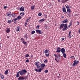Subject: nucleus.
<instances>
[{
  "label": "nucleus",
  "mask_w": 80,
  "mask_h": 80,
  "mask_svg": "<svg viewBox=\"0 0 80 80\" xmlns=\"http://www.w3.org/2000/svg\"><path fill=\"white\" fill-rule=\"evenodd\" d=\"M68 24L67 23L65 24H61L59 28L60 30H62L64 31L68 29Z\"/></svg>",
  "instance_id": "1"
},
{
  "label": "nucleus",
  "mask_w": 80,
  "mask_h": 80,
  "mask_svg": "<svg viewBox=\"0 0 80 80\" xmlns=\"http://www.w3.org/2000/svg\"><path fill=\"white\" fill-rule=\"evenodd\" d=\"M40 66H41V68H39L38 69V70L37 69H35V71L36 72H42V70H43V68H44L45 67H46L45 64L44 63H41L40 65Z\"/></svg>",
  "instance_id": "2"
},
{
  "label": "nucleus",
  "mask_w": 80,
  "mask_h": 80,
  "mask_svg": "<svg viewBox=\"0 0 80 80\" xmlns=\"http://www.w3.org/2000/svg\"><path fill=\"white\" fill-rule=\"evenodd\" d=\"M19 75L21 76L25 75V74L27 73V71L25 69H23L19 71L18 72Z\"/></svg>",
  "instance_id": "3"
},
{
  "label": "nucleus",
  "mask_w": 80,
  "mask_h": 80,
  "mask_svg": "<svg viewBox=\"0 0 80 80\" xmlns=\"http://www.w3.org/2000/svg\"><path fill=\"white\" fill-rule=\"evenodd\" d=\"M79 62V61H77L76 60H75L74 61L72 67H74L76 65H78Z\"/></svg>",
  "instance_id": "4"
},
{
  "label": "nucleus",
  "mask_w": 80,
  "mask_h": 80,
  "mask_svg": "<svg viewBox=\"0 0 80 80\" xmlns=\"http://www.w3.org/2000/svg\"><path fill=\"white\" fill-rule=\"evenodd\" d=\"M60 55H59V54H58V57H55V58L54 59L57 62H58L57 60V58L58 59V60L59 61L61 59V58L60 57Z\"/></svg>",
  "instance_id": "5"
},
{
  "label": "nucleus",
  "mask_w": 80,
  "mask_h": 80,
  "mask_svg": "<svg viewBox=\"0 0 80 80\" xmlns=\"http://www.w3.org/2000/svg\"><path fill=\"white\" fill-rule=\"evenodd\" d=\"M38 63H39V62H37L35 63V65L37 67V68L38 69H39L40 67L39 64H38Z\"/></svg>",
  "instance_id": "6"
},
{
  "label": "nucleus",
  "mask_w": 80,
  "mask_h": 80,
  "mask_svg": "<svg viewBox=\"0 0 80 80\" xmlns=\"http://www.w3.org/2000/svg\"><path fill=\"white\" fill-rule=\"evenodd\" d=\"M36 32L37 33H38L39 34H42V31L39 30H36Z\"/></svg>",
  "instance_id": "7"
},
{
  "label": "nucleus",
  "mask_w": 80,
  "mask_h": 80,
  "mask_svg": "<svg viewBox=\"0 0 80 80\" xmlns=\"http://www.w3.org/2000/svg\"><path fill=\"white\" fill-rule=\"evenodd\" d=\"M61 48H60V47H58L57 48L56 50H57V51H56V52L57 53H59L60 52H61V49H60Z\"/></svg>",
  "instance_id": "8"
},
{
  "label": "nucleus",
  "mask_w": 80,
  "mask_h": 80,
  "mask_svg": "<svg viewBox=\"0 0 80 80\" xmlns=\"http://www.w3.org/2000/svg\"><path fill=\"white\" fill-rule=\"evenodd\" d=\"M72 21L71 20L70 22L69 25H68V28H69L70 27H72Z\"/></svg>",
  "instance_id": "9"
},
{
  "label": "nucleus",
  "mask_w": 80,
  "mask_h": 80,
  "mask_svg": "<svg viewBox=\"0 0 80 80\" xmlns=\"http://www.w3.org/2000/svg\"><path fill=\"white\" fill-rule=\"evenodd\" d=\"M20 27L19 26L17 27V28H16V31L17 32H19L20 30Z\"/></svg>",
  "instance_id": "10"
},
{
  "label": "nucleus",
  "mask_w": 80,
  "mask_h": 80,
  "mask_svg": "<svg viewBox=\"0 0 80 80\" xmlns=\"http://www.w3.org/2000/svg\"><path fill=\"white\" fill-rule=\"evenodd\" d=\"M61 52L62 53H64L65 52V50L64 49V48H62L61 50Z\"/></svg>",
  "instance_id": "11"
},
{
  "label": "nucleus",
  "mask_w": 80,
  "mask_h": 80,
  "mask_svg": "<svg viewBox=\"0 0 80 80\" xmlns=\"http://www.w3.org/2000/svg\"><path fill=\"white\" fill-rule=\"evenodd\" d=\"M63 23H65L68 22V20L67 19H65L63 21H62L61 22Z\"/></svg>",
  "instance_id": "12"
},
{
  "label": "nucleus",
  "mask_w": 80,
  "mask_h": 80,
  "mask_svg": "<svg viewBox=\"0 0 80 80\" xmlns=\"http://www.w3.org/2000/svg\"><path fill=\"white\" fill-rule=\"evenodd\" d=\"M23 12L24 11V7L23 6H22L20 8V9L19 10Z\"/></svg>",
  "instance_id": "13"
},
{
  "label": "nucleus",
  "mask_w": 80,
  "mask_h": 80,
  "mask_svg": "<svg viewBox=\"0 0 80 80\" xmlns=\"http://www.w3.org/2000/svg\"><path fill=\"white\" fill-rule=\"evenodd\" d=\"M18 80H24V78L23 76H20L18 78Z\"/></svg>",
  "instance_id": "14"
},
{
  "label": "nucleus",
  "mask_w": 80,
  "mask_h": 80,
  "mask_svg": "<svg viewBox=\"0 0 80 80\" xmlns=\"http://www.w3.org/2000/svg\"><path fill=\"white\" fill-rule=\"evenodd\" d=\"M44 52L45 54L48 53H49V50H48L47 49L44 50Z\"/></svg>",
  "instance_id": "15"
},
{
  "label": "nucleus",
  "mask_w": 80,
  "mask_h": 80,
  "mask_svg": "<svg viewBox=\"0 0 80 80\" xmlns=\"http://www.w3.org/2000/svg\"><path fill=\"white\" fill-rule=\"evenodd\" d=\"M45 20L44 18L42 19H41L39 21V23H42L43 21H44Z\"/></svg>",
  "instance_id": "16"
},
{
  "label": "nucleus",
  "mask_w": 80,
  "mask_h": 80,
  "mask_svg": "<svg viewBox=\"0 0 80 80\" xmlns=\"http://www.w3.org/2000/svg\"><path fill=\"white\" fill-rule=\"evenodd\" d=\"M35 7L36 6L35 5L32 6L31 7V10H33V9H34Z\"/></svg>",
  "instance_id": "17"
},
{
  "label": "nucleus",
  "mask_w": 80,
  "mask_h": 80,
  "mask_svg": "<svg viewBox=\"0 0 80 80\" xmlns=\"http://www.w3.org/2000/svg\"><path fill=\"white\" fill-rule=\"evenodd\" d=\"M62 11L63 12H66V13H67V12H66V9L64 7H63L62 8Z\"/></svg>",
  "instance_id": "18"
},
{
  "label": "nucleus",
  "mask_w": 80,
  "mask_h": 80,
  "mask_svg": "<svg viewBox=\"0 0 80 80\" xmlns=\"http://www.w3.org/2000/svg\"><path fill=\"white\" fill-rule=\"evenodd\" d=\"M66 8L67 9H70L71 8V6H70L69 5H68L66 6Z\"/></svg>",
  "instance_id": "19"
},
{
  "label": "nucleus",
  "mask_w": 80,
  "mask_h": 80,
  "mask_svg": "<svg viewBox=\"0 0 80 80\" xmlns=\"http://www.w3.org/2000/svg\"><path fill=\"white\" fill-rule=\"evenodd\" d=\"M17 17V14L16 13H13V18H15Z\"/></svg>",
  "instance_id": "20"
},
{
  "label": "nucleus",
  "mask_w": 80,
  "mask_h": 80,
  "mask_svg": "<svg viewBox=\"0 0 80 80\" xmlns=\"http://www.w3.org/2000/svg\"><path fill=\"white\" fill-rule=\"evenodd\" d=\"M0 75L1 76V78L2 79H3L4 78V76L2 74H0Z\"/></svg>",
  "instance_id": "21"
},
{
  "label": "nucleus",
  "mask_w": 80,
  "mask_h": 80,
  "mask_svg": "<svg viewBox=\"0 0 80 80\" xmlns=\"http://www.w3.org/2000/svg\"><path fill=\"white\" fill-rule=\"evenodd\" d=\"M17 18L18 19V20H20V19H22V17H21L20 16H18V17H17Z\"/></svg>",
  "instance_id": "22"
},
{
  "label": "nucleus",
  "mask_w": 80,
  "mask_h": 80,
  "mask_svg": "<svg viewBox=\"0 0 80 80\" xmlns=\"http://www.w3.org/2000/svg\"><path fill=\"white\" fill-rule=\"evenodd\" d=\"M67 11L68 13H70L71 12V10L70 9H68L67 10Z\"/></svg>",
  "instance_id": "23"
},
{
  "label": "nucleus",
  "mask_w": 80,
  "mask_h": 80,
  "mask_svg": "<svg viewBox=\"0 0 80 80\" xmlns=\"http://www.w3.org/2000/svg\"><path fill=\"white\" fill-rule=\"evenodd\" d=\"M63 53V57H64V58H66V56H66V54L65 53Z\"/></svg>",
  "instance_id": "24"
},
{
  "label": "nucleus",
  "mask_w": 80,
  "mask_h": 80,
  "mask_svg": "<svg viewBox=\"0 0 80 80\" xmlns=\"http://www.w3.org/2000/svg\"><path fill=\"white\" fill-rule=\"evenodd\" d=\"M8 70H6L5 71V72H4V73L6 75H7L8 74Z\"/></svg>",
  "instance_id": "25"
},
{
  "label": "nucleus",
  "mask_w": 80,
  "mask_h": 80,
  "mask_svg": "<svg viewBox=\"0 0 80 80\" xmlns=\"http://www.w3.org/2000/svg\"><path fill=\"white\" fill-rule=\"evenodd\" d=\"M62 1V2L65 3L67 2L68 1H69V0H61Z\"/></svg>",
  "instance_id": "26"
},
{
  "label": "nucleus",
  "mask_w": 80,
  "mask_h": 80,
  "mask_svg": "<svg viewBox=\"0 0 80 80\" xmlns=\"http://www.w3.org/2000/svg\"><path fill=\"white\" fill-rule=\"evenodd\" d=\"M19 74V73H18V72L17 73V74H16V78H18L20 76V75Z\"/></svg>",
  "instance_id": "27"
},
{
  "label": "nucleus",
  "mask_w": 80,
  "mask_h": 80,
  "mask_svg": "<svg viewBox=\"0 0 80 80\" xmlns=\"http://www.w3.org/2000/svg\"><path fill=\"white\" fill-rule=\"evenodd\" d=\"M10 30L9 29H8L7 30H6V32L7 33H8L10 32Z\"/></svg>",
  "instance_id": "28"
},
{
  "label": "nucleus",
  "mask_w": 80,
  "mask_h": 80,
  "mask_svg": "<svg viewBox=\"0 0 80 80\" xmlns=\"http://www.w3.org/2000/svg\"><path fill=\"white\" fill-rule=\"evenodd\" d=\"M24 38H25L26 39H27V38H28L27 34H25V35H24Z\"/></svg>",
  "instance_id": "29"
},
{
  "label": "nucleus",
  "mask_w": 80,
  "mask_h": 80,
  "mask_svg": "<svg viewBox=\"0 0 80 80\" xmlns=\"http://www.w3.org/2000/svg\"><path fill=\"white\" fill-rule=\"evenodd\" d=\"M28 78V76H25V77H24L23 78H24V80H27V78Z\"/></svg>",
  "instance_id": "30"
},
{
  "label": "nucleus",
  "mask_w": 80,
  "mask_h": 80,
  "mask_svg": "<svg viewBox=\"0 0 80 80\" xmlns=\"http://www.w3.org/2000/svg\"><path fill=\"white\" fill-rule=\"evenodd\" d=\"M24 15V12H22L21 13H20V15L22 16H23V15Z\"/></svg>",
  "instance_id": "31"
},
{
  "label": "nucleus",
  "mask_w": 80,
  "mask_h": 80,
  "mask_svg": "<svg viewBox=\"0 0 80 80\" xmlns=\"http://www.w3.org/2000/svg\"><path fill=\"white\" fill-rule=\"evenodd\" d=\"M35 32V31H32L31 32V34H34Z\"/></svg>",
  "instance_id": "32"
},
{
  "label": "nucleus",
  "mask_w": 80,
  "mask_h": 80,
  "mask_svg": "<svg viewBox=\"0 0 80 80\" xmlns=\"http://www.w3.org/2000/svg\"><path fill=\"white\" fill-rule=\"evenodd\" d=\"M8 22L9 24L11 23H12V20H8Z\"/></svg>",
  "instance_id": "33"
},
{
  "label": "nucleus",
  "mask_w": 80,
  "mask_h": 80,
  "mask_svg": "<svg viewBox=\"0 0 80 80\" xmlns=\"http://www.w3.org/2000/svg\"><path fill=\"white\" fill-rule=\"evenodd\" d=\"M40 26L39 25H38L36 26V28L37 29H39Z\"/></svg>",
  "instance_id": "34"
},
{
  "label": "nucleus",
  "mask_w": 80,
  "mask_h": 80,
  "mask_svg": "<svg viewBox=\"0 0 80 80\" xmlns=\"http://www.w3.org/2000/svg\"><path fill=\"white\" fill-rule=\"evenodd\" d=\"M38 15L39 16H41L42 15V13H38Z\"/></svg>",
  "instance_id": "35"
},
{
  "label": "nucleus",
  "mask_w": 80,
  "mask_h": 80,
  "mask_svg": "<svg viewBox=\"0 0 80 80\" xmlns=\"http://www.w3.org/2000/svg\"><path fill=\"white\" fill-rule=\"evenodd\" d=\"M44 28H45V29H47L48 28V27L47 26V25L44 26Z\"/></svg>",
  "instance_id": "36"
},
{
  "label": "nucleus",
  "mask_w": 80,
  "mask_h": 80,
  "mask_svg": "<svg viewBox=\"0 0 80 80\" xmlns=\"http://www.w3.org/2000/svg\"><path fill=\"white\" fill-rule=\"evenodd\" d=\"M45 56L47 57H48L50 56V54L49 53L45 54Z\"/></svg>",
  "instance_id": "37"
},
{
  "label": "nucleus",
  "mask_w": 80,
  "mask_h": 80,
  "mask_svg": "<svg viewBox=\"0 0 80 80\" xmlns=\"http://www.w3.org/2000/svg\"><path fill=\"white\" fill-rule=\"evenodd\" d=\"M44 72H45V73H47L48 72V70H44Z\"/></svg>",
  "instance_id": "38"
},
{
  "label": "nucleus",
  "mask_w": 80,
  "mask_h": 80,
  "mask_svg": "<svg viewBox=\"0 0 80 80\" xmlns=\"http://www.w3.org/2000/svg\"><path fill=\"white\" fill-rule=\"evenodd\" d=\"M29 57V55L27 54H26L25 56V57L26 58H28V57Z\"/></svg>",
  "instance_id": "39"
},
{
  "label": "nucleus",
  "mask_w": 80,
  "mask_h": 80,
  "mask_svg": "<svg viewBox=\"0 0 80 80\" xmlns=\"http://www.w3.org/2000/svg\"><path fill=\"white\" fill-rule=\"evenodd\" d=\"M22 43L24 44H25L26 43H27V42H25V41H22Z\"/></svg>",
  "instance_id": "40"
},
{
  "label": "nucleus",
  "mask_w": 80,
  "mask_h": 80,
  "mask_svg": "<svg viewBox=\"0 0 80 80\" xmlns=\"http://www.w3.org/2000/svg\"><path fill=\"white\" fill-rule=\"evenodd\" d=\"M30 18H31V17H29V18H28V19H27L26 21V22H28V21H29V20H30Z\"/></svg>",
  "instance_id": "41"
},
{
  "label": "nucleus",
  "mask_w": 80,
  "mask_h": 80,
  "mask_svg": "<svg viewBox=\"0 0 80 80\" xmlns=\"http://www.w3.org/2000/svg\"><path fill=\"white\" fill-rule=\"evenodd\" d=\"M48 62V61L47 59H46L44 61V62L47 63Z\"/></svg>",
  "instance_id": "42"
},
{
  "label": "nucleus",
  "mask_w": 80,
  "mask_h": 80,
  "mask_svg": "<svg viewBox=\"0 0 80 80\" xmlns=\"http://www.w3.org/2000/svg\"><path fill=\"white\" fill-rule=\"evenodd\" d=\"M29 62V60H28V59H27L26 60V61H25L26 62Z\"/></svg>",
  "instance_id": "43"
},
{
  "label": "nucleus",
  "mask_w": 80,
  "mask_h": 80,
  "mask_svg": "<svg viewBox=\"0 0 80 80\" xmlns=\"http://www.w3.org/2000/svg\"><path fill=\"white\" fill-rule=\"evenodd\" d=\"M18 19H17V18H14V19H13V20L14 21H16Z\"/></svg>",
  "instance_id": "44"
},
{
  "label": "nucleus",
  "mask_w": 80,
  "mask_h": 80,
  "mask_svg": "<svg viewBox=\"0 0 80 80\" xmlns=\"http://www.w3.org/2000/svg\"><path fill=\"white\" fill-rule=\"evenodd\" d=\"M28 22H25V24H24V26H27L28 25Z\"/></svg>",
  "instance_id": "45"
},
{
  "label": "nucleus",
  "mask_w": 80,
  "mask_h": 80,
  "mask_svg": "<svg viewBox=\"0 0 80 80\" xmlns=\"http://www.w3.org/2000/svg\"><path fill=\"white\" fill-rule=\"evenodd\" d=\"M68 37L69 38H71L72 37V36L70 34V35H68Z\"/></svg>",
  "instance_id": "46"
},
{
  "label": "nucleus",
  "mask_w": 80,
  "mask_h": 80,
  "mask_svg": "<svg viewBox=\"0 0 80 80\" xmlns=\"http://www.w3.org/2000/svg\"><path fill=\"white\" fill-rule=\"evenodd\" d=\"M54 56H55L56 58L58 57V55H56V54H54Z\"/></svg>",
  "instance_id": "47"
},
{
  "label": "nucleus",
  "mask_w": 80,
  "mask_h": 80,
  "mask_svg": "<svg viewBox=\"0 0 80 80\" xmlns=\"http://www.w3.org/2000/svg\"><path fill=\"white\" fill-rule=\"evenodd\" d=\"M71 31H69V32L68 35H70V34H71Z\"/></svg>",
  "instance_id": "48"
},
{
  "label": "nucleus",
  "mask_w": 80,
  "mask_h": 80,
  "mask_svg": "<svg viewBox=\"0 0 80 80\" xmlns=\"http://www.w3.org/2000/svg\"><path fill=\"white\" fill-rule=\"evenodd\" d=\"M24 40V39L23 38H21V40L22 41H23Z\"/></svg>",
  "instance_id": "49"
},
{
  "label": "nucleus",
  "mask_w": 80,
  "mask_h": 80,
  "mask_svg": "<svg viewBox=\"0 0 80 80\" xmlns=\"http://www.w3.org/2000/svg\"><path fill=\"white\" fill-rule=\"evenodd\" d=\"M10 13L8 14L7 16H9L10 15H11V12H10Z\"/></svg>",
  "instance_id": "50"
},
{
  "label": "nucleus",
  "mask_w": 80,
  "mask_h": 80,
  "mask_svg": "<svg viewBox=\"0 0 80 80\" xmlns=\"http://www.w3.org/2000/svg\"><path fill=\"white\" fill-rule=\"evenodd\" d=\"M78 33L80 34V29L78 31Z\"/></svg>",
  "instance_id": "51"
},
{
  "label": "nucleus",
  "mask_w": 80,
  "mask_h": 80,
  "mask_svg": "<svg viewBox=\"0 0 80 80\" xmlns=\"http://www.w3.org/2000/svg\"><path fill=\"white\" fill-rule=\"evenodd\" d=\"M64 39H65L64 38H62V41H64Z\"/></svg>",
  "instance_id": "52"
},
{
  "label": "nucleus",
  "mask_w": 80,
  "mask_h": 80,
  "mask_svg": "<svg viewBox=\"0 0 80 80\" xmlns=\"http://www.w3.org/2000/svg\"><path fill=\"white\" fill-rule=\"evenodd\" d=\"M30 56H31V58H32L33 57V55H31Z\"/></svg>",
  "instance_id": "53"
},
{
  "label": "nucleus",
  "mask_w": 80,
  "mask_h": 80,
  "mask_svg": "<svg viewBox=\"0 0 80 80\" xmlns=\"http://www.w3.org/2000/svg\"><path fill=\"white\" fill-rule=\"evenodd\" d=\"M61 18H64V16H62L61 17Z\"/></svg>",
  "instance_id": "54"
},
{
  "label": "nucleus",
  "mask_w": 80,
  "mask_h": 80,
  "mask_svg": "<svg viewBox=\"0 0 80 80\" xmlns=\"http://www.w3.org/2000/svg\"><path fill=\"white\" fill-rule=\"evenodd\" d=\"M7 8V6H4V9H5V8Z\"/></svg>",
  "instance_id": "55"
},
{
  "label": "nucleus",
  "mask_w": 80,
  "mask_h": 80,
  "mask_svg": "<svg viewBox=\"0 0 80 80\" xmlns=\"http://www.w3.org/2000/svg\"><path fill=\"white\" fill-rule=\"evenodd\" d=\"M77 22L78 23V25H79L80 24V22Z\"/></svg>",
  "instance_id": "56"
},
{
  "label": "nucleus",
  "mask_w": 80,
  "mask_h": 80,
  "mask_svg": "<svg viewBox=\"0 0 80 80\" xmlns=\"http://www.w3.org/2000/svg\"><path fill=\"white\" fill-rule=\"evenodd\" d=\"M74 58V56H72L70 57V58Z\"/></svg>",
  "instance_id": "57"
},
{
  "label": "nucleus",
  "mask_w": 80,
  "mask_h": 80,
  "mask_svg": "<svg viewBox=\"0 0 80 80\" xmlns=\"http://www.w3.org/2000/svg\"><path fill=\"white\" fill-rule=\"evenodd\" d=\"M7 38H9V36H8L7 37Z\"/></svg>",
  "instance_id": "58"
},
{
  "label": "nucleus",
  "mask_w": 80,
  "mask_h": 80,
  "mask_svg": "<svg viewBox=\"0 0 80 80\" xmlns=\"http://www.w3.org/2000/svg\"><path fill=\"white\" fill-rule=\"evenodd\" d=\"M14 23L16 24V23H17V22H14Z\"/></svg>",
  "instance_id": "59"
},
{
  "label": "nucleus",
  "mask_w": 80,
  "mask_h": 80,
  "mask_svg": "<svg viewBox=\"0 0 80 80\" xmlns=\"http://www.w3.org/2000/svg\"><path fill=\"white\" fill-rule=\"evenodd\" d=\"M44 16L47 17V15H44Z\"/></svg>",
  "instance_id": "60"
},
{
  "label": "nucleus",
  "mask_w": 80,
  "mask_h": 80,
  "mask_svg": "<svg viewBox=\"0 0 80 80\" xmlns=\"http://www.w3.org/2000/svg\"><path fill=\"white\" fill-rule=\"evenodd\" d=\"M2 44L1 43H0V48L1 47V45Z\"/></svg>",
  "instance_id": "61"
},
{
  "label": "nucleus",
  "mask_w": 80,
  "mask_h": 80,
  "mask_svg": "<svg viewBox=\"0 0 80 80\" xmlns=\"http://www.w3.org/2000/svg\"><path fill=\"white\" fill-rule=\"evenodd\" d=\"M60 0H58V2H60Z\"/></svg>",
  "instance_id": "62"
},
{
  "label": "nucleus",
  "mask_w": 80,
  "mask_h": 80,
  "mask_svg": "<svg viewBox=\"0 0 80 80\" xmlns=\"http://www.w3.org/2000/svg\"><path fill=\"white\" fill-rule=\"evenodd\" d=\"M11 15L12 17H13V14H12Z\"/></svg>",
  "instance_id": "63"
},
{
  "label": "nucleus",
  "mask_w": 80,
  "mask_h": 80,
  "mask_svg": "<svg viewBox=\"0 0 80 80\" xmlns=\"http://www.w3.org/2000/svg\"><path fill=\"white\" fill-rule=\"evenodd\" d=\"M13 20H12V22Z\"/></svg>",
  "instance_id": "64"
}]
</instances>
